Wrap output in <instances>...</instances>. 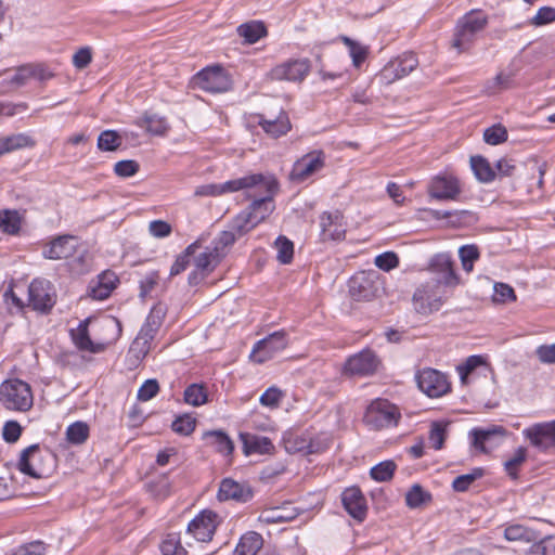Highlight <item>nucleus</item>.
<instances>
[{
    "label": "nucleus",
    "mask_w": 555,
    "mask_h": 555,
    "mask_svg": "<svg viewBox=\"0 0 555 555\" xmlns=\"http://www.w3.org/2000/svg\"><path fill=\"white\" fill-rule=\"evenodd\" d=\"M207 443L216 448L219 453L223 455H231L234 450L233 441L230 437L221 430L208 431L205 434Z\"/></svg>",
    "instance_id": "36"
},
{
    "label": "nucleus",
    "mask_w": 555,
    "mask_h": 555,
    "mask_svg": "<svg viewBox=\"0 0 555 555\" xmlns=\"http://www.w3.org/2000/svg\"><path fill=\"white\" fill-rule=\"evenodd\" d=\"M378 291V273L373 270H361L349 278V297L357 301H369Z\"/></svg>",
    "instance_id": "8"
},
{
    "label": "nucleus",
    "mask_w": 555,
    "mask_h": 555,
    "mask_svg": "<svg viewBox=\"0 0 555 555\" xmlns=\"http://www.w3.org/2000/svg\"><path fill=\"white\" fill-rule=\"evenodd\" d=\"M367 501L358 487H349V516L362 522L367 516Z\"/></svg>",
    "instance_id": "31"
},
{
    "label": "nucleus",
    "mask_w": 555,
    "mask_h": 555,
    "mask_svg": "<svg viewBox=\"0 0 555 555\" xmlns=\"http://www.w3.org/2000/svg\"><path fill=\"white\" fill-rule=\"evenodd\" d=\"M427 193L437 201H456L462 193V183L453 173L441 172L430 179Z\"/></svg>",
    "instance_id": "10"
},
{
    "label": "nucleus",
    "mask_w": 555,
    "mask_h": 555,
    "mask_svg": "<svg viewBox=\"0 0 555 555\" xmlns=\"http://www.w3.org/2000/svg\"><path fill=\"white\" fill-rule=\"evenodd\" d=\"M310 69L307 60H288L274 66L268 74L271 80L301 81Z\"/></svg>",
    "instance_id": "18"
},
{
    "label": "nucleus",
    "mask_w": 555,
    "mask_h": 555,
    "mask_svg": "<svg viewBox=\"0 0 555 555\" xmlns=\"http://www.w3.org/2000/svg\"><path fill=\"white\" fill-rule=\"evenodd\" d=\"M193 83L197 88L210 92L221 93L231 88V79L227 72L220 66L202 69L193 77Z\"/></svg>",
    "instance_id": "12"
},
{
    "label": "nucleus",
    "mask_w": 555,
    "mask_h": 555,
    "mask_svg": "<svg viewBox=\"0 0 555 555\" xmlns=\"http://www.w3.org/2000/svg\"><path fill=\"white\" fill-rule=\"evenodd\" d=\"M89 320L81 321L77 328L70 330V336L75 346L81 351L99 353L105 349V344H95L91 340L88 331Z\"/></svg>",
    "instance_id": "27"
},
{
    "label": "nucleus",
    "mask_w": 555,
    "mask_h": 555,
    "mask_svg": "<svg viewBox=\"0 0 555 555\" xmlns=\"http://www.w3.org/2000/svg\"><path fill=\"white\" fill-rule=\"evenodd\" d=\"M450 286L431 280L422 284L413 295L415 310L422 314L438 311L450 297Z\"/></svg>",
    "instance_id": "3"
},
{
    "label": "nucleus",
    "mask_w": 555,
    "mask_h": 555,
    "mask_svg": "<svg viewBox=\"0 0 555 555\" xmlns=\"http://www.w3.org/2000/svg\"><path fill=\"white\" fill-rule=\"evenodd\" d=\"M194 267L204 273L210 274L221 260V254L218 253V247L207 246L205 250L192 256Z\"/></svg>",
    "instance_id": "30"
},
{
    "label": "nucleus",
    "mask_w": 555,
    "mask_h": 555,
    "mask_svg": "<svg viewBox=\"0 0 555 555\" xmlns=\"http://www.w3.org/2000/svg\"><path fill=\"white\" fill-rule=\"evenodd\" d=\"M309 431H286L283 435V443L287 453H301L306 455Z\"/></svg>",
    "instance_id": "33"
},
{
    "label": "nucleus",
    "mask_w": 555,
    "mask_h": 555,
    "mask_svg": "<svg viewBox=\"0 0 555 555\" xmlns=\"http://www.w3.org/2000/svg\"><path fill=\"white\" fill-rule=\"evenodd\" d=\"M0 228L8 234H16L21 228V218L16 210H2L0 212Z\"/></svg>",
    "instance_id": "48"
},
{
    "label": "nucleus",
    "mask_w": 555,
    "mask_h": 555,
    "mask_svg": "<svg viewBox=\"0 0 555 555\" xmlns=\"http://www.w3.org/2000/svg\"><path fill=\"white\" fill-rule=\"evenodd\" d=\"M196 426V420L188 414L178 416L171 424L175 433L183 436L191 435Z\"/></svg>",
    "instance_id": "58"
},
{
    "label": "nucleus",
    "mask_w": 555,
    "mask_h": 555,
    "mask_svg": "<svg viewBox=\"0 0 555 555\" xmlns=\"http://www.w3.org/2000/svg\"><path fill=\"white\" fill-rule=\"evenodd\" d=\"M237 34L244 38L246 43L253 44L267 36V28L262 22L253 21L240 25L237 27Z\"/></svg>",
    "instance_id": "35"
},
{
    "label": "nucleus",
    "mask_w": 555,
    "mask_h": 555,
    "mask_svg": "<svg viewBox=\"0 0 555 555\" xmlns=\"http://www.w3.org/2000/svg\"><path fill=\"white\" fill-rule=\"evenodd\" d=\"M401 418L399 408L387 399L377 398L366 408L363 422L373 429L396 427Z\"/></svg>",
    "instance_id": "5"
},
{
    "label": "nucleus",
    "mask_w": 555,
    "mask_h": 555,
    "mask_svg": "<svg viewBox=\"0 0 555 555\" xmlns=\"http://www.w3.org/2000/svg\"><path fill=\"white\" fill-rule=\"evenodd\" d=\"M276 248V259L280 263L288 264L292 262L294 257V244L284 235L278 236L274 242Z\"/></svg>",
    "instance_id": "45"
},
{
    "label": "nucleus",
    "mask_w": 555,
    "mask_h": 555,
    "mask_svg": "<svg viewBox=\"0 0 555 555\" xmlns=\"http://www.w3.org/2000/svg\"><path fill=\"white\" fill-rule=\"evenodd\" d=\"M380 364L379 359L370 349H364L361 352L349 357V373L357 375H371L374 374Z\"/></svg>",
    "instance_id": "23"
},
{
    "label": "nucleus",
    "mask_w": 555,
    "mask_h": 555,
    "mask_svg": "<svg viewBox=\"0 0 555 555\" xmlns=\"http://www.w3.org/2000/svg\"><path fill=\"white\" fill-rule=\"evenodd\" d=\"M258 124L266 133L273 138L284 135L291 130L289 118L285 112H281L275 118H267L264 115H259Z\"/></svg>",
    "instance_id": "28"
},
{
    "label": "nucleus",
    "mask_w": 555,
    "mask_h": 555,
    "mask_svg": "<svg viewBox=\"0 0 555 555\" xmlns=\"http://www.w3.org/2000/svg\"><path fill=\"white\" fill-rule=\"evenodd\" d=\"M374 263L378 269L389 272L399 266V257L393 251H385L375 257Z\"/></svg>",
    "instance_id": "62"
},
{
    "label": "nucleus",
    "mask_w": 555,
    "mask_h": 555,
    "mask_svg": "<svg viewBox=\"0 0 555 555\" xmlns=\"http://www.w3.org/2000/svg\"><path fill=\"white\" fill-rule=\"evenodd\" d=\"M75 253L73 236L63 235L53 240L43 250V256L48 259H65Z\"/></svg>",
    "instance_id": "29"
},
{
    "label": "nucleus",
    "mask_w": 555,
    "mask_h": 555,
    "mask_svg": "<svg viewBox=\"0 0 555 555\" xmlns=\"http://www.w3.org/2000/svg\"><path fill=\"white\" fill-rule=\"evenodd\" d=\"M66 438L72 444H82L89 438V426L85 422H75L66 429Z\"/></svg>",
    "instance_id": "44"
},
{
    "label": "nucleus",
    "mask_w": 555,
    "mask_h": 555,
    "mask_svg": "<svg viewBox=\"0 0 555 555\" xmlns=\"http://www.w3.org/2000/svg\"><path fill=\"white\" fill-rule=\"evenodd\" d=\"M429 270L435 274L431 279L444 286L455 287L460 284V278L453 268V261L449 254H437L429 262Z\"/></svg>",
    "instance_id": "17"
},
{
    "label": "nucleus",
    "mask_w": 555,
    "mask_h": 555,
    "mask_svg": "<svg viewBox=\"0 0 555 555\" xmlns=\"http://www.w3.org/2000/svg\"><path fill=\"white\" fill-rule=\"evenodd\" d=\"M267 182L260 175H248L237 179L229 180L223 183H208L199 185L195 189L194 195L204 196H220L225 193H233L250 186H262L266 188Z\"/></svg>",
    "instance_id": "7"
},
{
    "label": "nucleus",
    "mask_w": 555,
    "mask_h": 555,
    "mask_svg": "<svg viewBox=\"0 0 555 555\" xmlns=\"http://www.w3.org/2000/svg\"><path fill=\"white\" fill-rule=\"evenodd\" d=\"M508 138L507 130L501 124L489 127L483 132V140L491 145H498L505 142Z\"/></svg>",
    "instance_id": "57"
},
{
    "label": "nucleus",
    "mask_w": 555,
    "mask_h": 555,
    "mask_svg": "<svg viewBox=\"0 0 555 555\" xmlns=\"http://www.w3.org/2000/svg\"><path fill=\"white\" fill-rule=\"evenodd\" d=\"M118 283V278L113 271H104L98 275L95 282H91L88 287V295L92 299L104 300L106 299Z\"/></svg>",
    "instance_id": "25"
},
{
    "label": "nucleus",
    "mask_w": 555,
    "mask_h": 555,
    "mask_svg": "<svg viewBox=\"0 0 555 555\" xmlns=\"http://www.w3.org/2000/svg\"><path fill=\"white\" fill-rule=\"evenodd\" d=\"M160 324V320L157 317L150 314L133 340L131 351H137L143 357L146 356L151 348V341L157 334Z\"/></svg>",
    "instance_id": "21"
},
{
    "label": "nucleus",
    "mask_w": 555,
    "mask_h": 555,
    "mask_svg": "<svg viewBox=\"0 0 555 555\" xmlns=\"http://www.w3.org/2000/svg\"><path fill=\"white\" fill-rule=\"evenodd\" d=\"M122 139L115 130H104L98 138V149L104 152L116 151Z\"/></svg>",
    "instance_id": "50"
},
{
    "label": "nucleus",
    "mask_w": 555,
    "mask_h": 555,
    "mask_svg": "<svg viewBox=\"0 0 555 555\" xmlns=\"http://www.w3.org/2000/svg\"><path fill=\"white\" fill-rule=\"evenodd\" d=\"M397 464L392 460L383 461L370 469V476L377 482H387L392 479Z\"/></svg>",
    "instance_id": "43"
},
{
    "label": "nucleus",
    "mask_w": 555,
    "mask_h": 555,
    "mask_svg": "<svg viewBox=\"0 0 555 555\" xmlns=\"http://www.w3.org/2000/svg\"><path fill=\"white\" fill-rule=\"evenodd\" d=\"M417 386L429 398H440L451 390L448 376L435 369L425 367L415 375Z\"/></svg>",
    "instance_id": "9"
},
{
    "label": "nucleus",
    "mask_w": 555,
    "mask_h": 555,
    "mask_svg": "<svg viewBox=\"0 0 555 555\" xmlns=\"http://www.w3.org/2000/svg\"><path fill=\"white\" fill-rule=\"evenodd\" d=\"M263 545L262 535L256 531L243 534L235 547L234 555H256Z\"/></svg>",
    "instance_id": "32"
},
{
    "label": "nucleus",
    "mask_w": 555,
    "mask_h": 555,
    "mask_svg": "<svg viewBox=\"0 0 555 555\" xmlns=\"http://www.w3.org/2000/svg\"><path fill=\"white\" fill-rule=\"evenodd\" d=\"M482 364H485V360L481 356H469L464 363L457 365L462 384H466L469 375Z\"/></svg>",
    "instance_id": "55"
},
{
    "label": "nucleus",
    "mask_w": 555,
    "mask_h": 555,
    "mask_svg": "<svg viewBox=\"0 0 555 555\" xmlns=\"http://www.w3.org/2000/svg\"><path fill=\"white\" fill-rule=\"evenodd\" d=\"M159 548L163 555H186V550L182 546L179 537L173 533L166 535Z\"/></svg>",
    "instance_id": "52"
},
{
    "label": "nucleus",
    "mask_w": 555,
    "mask_h": 555,
    "mask_svg": "<svg viewBox=\"0 0 555 555\" xmlns=\"http://www.w3.org/2000/svg\"><path fill=\"white\" fill-rule=\"evenodd\" d=\"M483 468L476 467L469 474L460 475L454 478L452 488L456 492H465L479 478L483 476Z\"/></svg>",
    "instance_id": "49"
},
{
    "label": "nucleus",
    "mask_w": 555,
    "mask_h": 555,
    "mask_svg": "<svg viewBox=\"0 0 555 555\" xmlns=\"http://www.w3.org/2000/svg\"><path fill=\"white\" fill-rule=\"evenodd\" d=\"M54 464V456L48 449L31 444L21 453L17 467L21 473L36 479L49 476Z\"/></svg>",
    "instance_id": "1"
},
{
    "label": "nucleus",
    "mask_w": 555,
    "mask_h": 555,
    "mask_svg": "<svg viewBox=\"0 0 555 555\" xmlns=\"http://www.w3.org/2000/svg\"><path fill=\"white\" fill-rule=\"evenodd\" d=\"M524 436L535 448L546 451L555 448V421L538 423L522 430Z\"/></svg>",
    "instance_id": "20"
},
{
    "label": "nucleus",
    "mask_w": 555,
    "mask_h": 555,
    "mask_svg": "<svg viewBox=\"0 0 555 555\" xmlns=\"http://www.w3.org/2000/svg\"><path fill=\"white\" fill-rule=\"evenodd\" d=\"M198 248H199L198 241L189 245L184 249V251L177 257L176 261L171 266L170 275H178L181 272H183L188 268L191 257L193 255H195V253Z\"/></svg>",
    "instance_id": "46"
},
{
    "label": "nucleus",
    "mask_w": 555,
    "mask_h": 555,
    "mask_svg": "<svg viewBox=\"0 0 555 555\" xmlns=\"http://www.w3.org/2000/svg\"><path fill=\"white\" fill-rule=\"evenodd\" d=\"M506 436V429L500 425H490L488 427H476L469 431L473 447L482 453L500 446Z\"/></svg>",
    "instance_id": "15"
},
{
    "label": "nucleus",
    "mask_w": 555,
    "mask_h": 555,
    "mask_svg": "<svg viewBox=\"0 0 555 555\" xmlns=\"http://www.w3.org/2000/svg\"><path fill=\"white\" fill-rule=\"evenodd\" d=\"M259 223H261L260 218H253L248 208L241 211L231 222V228L240 235L243 236L255 229Z\"/></svg>",
    "instance_id": "37"
},
{
    "label": "nucleus",
    "mask_w": 555,
    "mask_h": 555,
    "mask_svg": "<svg viewBox=\"0 0 555 555\" xmlns=\"http://www.w3.org/2000/svg\"><path fill=\"white\" fill-rule=\"evenodd\" d=\"M487 23V15L481 11L473 10L465 14L456 24L452 47L459 53L468 51L477 35L485 29Z\"/></svg>",
    "instance_id": "2"
},
{
    "label": "nucleus",
    "mask_w": 555,
    "mask_h": 555,
    "mask_svg": "<svg viewBox=\"0 0 555 555\" xmlns=\"http://www.w3.org/2000/svg\"><path fill=\"white\" fill-rule=\"evenodd\" d=\"M46 551V543L40 540H36L11 550L7 555H44Z\"/></svg>",
    "instance_id": "54"
},
{
    "label": "nucleus",
    "mask_w": 555,
    "mask_h": 555,
    "mask_svg": "<svg viewBox=\"0 0 555 555\" xmlns=\"http://www.w3.org/2000/svg\"><path fill=\"white\" fill-rule=\"evenodd\" d=\"M183 396L185 403L193 406L203 405L208 401L207 388L203 384H191L185 388Z\"/></svg>",
    "instance_id": "42"
},
{
    "label": "nucleus",
    "mask_w": 555,
    "mask_h": 555,
    "mask_svg": "<svg viewBox=\"0 0 555 555\" xmlns=\"http://www.w3.org/2000/svg\"><path fill=\"white\" fill-rule=\"evenodd\" d=\"M527 459V450L519 447L515 453L504 462L505 472L509 477L516 479L518 477V470Z\"/></svg>",
    "instance_id": "51"
},
{
    "label": "nucleus",
    "mask_w": 555,
    "mask_h": 555,
    "mask_svg": "<svg viewBox=\"0 0 555 555\" xmlns=\"http://www.w3.org/2000/svg\"><path fill=\"white\" fill-rule=\"evenodd\" d=\"M55 291L50 281L35 279L28 287V305L36 311L49 312L55 305Z\"/></svg>",
    "instance_id": "13"
},
{
    "label": "nucleus",
    "mask_w": 555,
    "mask_h": 555,
    "mask_svg": "<svg viewBox=\"0 0 555 555\" xmlns=\"http://www.w3.org/2000/svg\"><path fill=\"white\" fill-rule=\"evenodd\" d=\"M266 183V188L262 186H250L248 189H243L247 192H253L250 195L259 196V198L254 199L251 204L247 207L253 218H260L261 222L269 217V215L273 211L274 205L272 201V196L278 190V182L275 178L271 175L259 173Z\"/></svg>",
    "instance_id": "6"
},
{
    "label": "nucleus",
    "mask_w": 555,
    "mask_h": 555,
    "mask_svg": "<svg viewBox=\"0 0 555 555\" xmlns=\"http://www.w3.org/2000/svg\"><path fill=\"white\" fill-rule=\"evenodd\" d=\"M459 256L463 270L469 273L473 271L474 262L479 258V251L475 245H464L459 249Z\"/></svg>",
    "instance_id": "56"
},
{
    "label": "nucleus",
    "mask_w": 555,
    "mask_h": 555,
    "mask_svg": "<svg viewBox=\"0 0 555 555\" xmlns=\"http://www.w3.org/2000/svg\"><path fill=\"white\" fill-rule=\"evenodd\" d=\"M0 402L11 411H28L34 402L31 388L18 378L7 379L0 385Z\"/></svg>",
    "instance_id": "4"
},
{
    "label": "nucleus",
    "mask_w": 555,
    "mask_h": 555,
    "mask_svg": "<svg viewBox=\"0 0 555 555\" xmlns=\"http://www.w3.org/2000/svg\"><path fill=\"white\" fill-rule=\"evenodd\" d=\"M527 555H555V538L547 537L533 543Z\"/></svg>",
    "instance_id": "61"
},
{
    "label": "nucleus",
    "mask_w": 555,
    "mask_h": 555,
    "mask_svg": "<svg viewBox=\"0 0 555 555\" xmlns=\"http://www.w3.org/2000/svg\"><path fill=\"white\" fill-rule=\"evenodd\" d=\"M34 141L30 137L24 133L12 134L0 139V156L11 153L13 151L33 146Z\"/></svg>",
    "instance_id": "39"
},
{
    "label": "nucleus",
    "mask_w": 555,
    "mask_h": 555,
    "mask_svg": "<svg viewBox=\"0 0 555 555\" xmlns=\"http://www.w3.org/2000/svg\"><path fill=\"white\" fill-rule=\"evenodd\" d=\"M330 439L326 435H314L309 431L306 455L323 452L328 448Z\"/></svg>",
    "instance_id": "60"
},
{
    "label": "nucleus",
    "mask_w": 555,
    "mask_h": 555,
    "mask_svg": "<svg viewBox=\"0 0 555 555\" xmlns=\"http://www.w3.org/2000/svg\"><path fill=\"white\" fill-rule=\"evenodd\" d=\"M253 498V490L246 483L237 482L231 478H224L218 490L219 501L234 500L245 503Z\"/></svg>",
    "instance_id": "22"
},
{
    "label": "nucleus",
    "mask_w": 555,
    "mask_h": 555,
    "mask_svg": "<svg viewBox=\"0 0 555 555\" xmlns=\"http://www.w3.org/2000/svg\"><path fill=\"white\" fill-rule=\"evenodd\" d=\"M240 438L243 443V452L245 455L271 454L274 451V446L268 437L250 433H242L240 434Z\"/></svg>",
    "instance_id": "26"
},
{
    "label": "nucleus",
    "mask_w": 555,
    "mask_h": 555,
    "mask_svg": "<svg viewBox=\"0 0 555 555\" xmlns=\"http://www.w3.org/2000/svg\"><path fill=\"white\" fill-rule=\"evenodd\" d=\"M447 435V425L441 422H434L429 431V442L435 450L443 447Z\"/></svg>",
    "instance_id": "59"
},
{
    "label": "nucleus",
    "mask_w": 555,
    "mask_h": 555,
    "mask_svg": "<svg viewBox=\"0 0 555 555\" xmlns=\"http://www.w3.org/2000/svg\"><path fill=\"white\" fill-rule=\"evenodd\" d=\"M418 66V60L413 52H404L390 60L379 72L380 82L390 85L413 72Z\"/></svg>",
    "instance_id": "11"
},
{
    "label": "nucleus",
    "mask_w": 555,
    "mask_h": 555,
    "mask_svg": "<svg viewBox=\"0 0 555 555\" xmlns=\"http://www.w3.org/2000/svg\"><path fill=\"white\" fill-rule=\"evenodd\" d=\"M139 164L132 159L117 162L114 166V172L121 178H129L139 171Z\"/></svg>",
    "instance_id": "64"
},
{
    "label": "nucleus",
    "mask_w": 555,
    "mask_h": 555,
    "mask_svg": "<svg viewBox=\"0 0 555 555\" xmlns=\"http://www.w3.org/2000/svg\"><path fill=\"white\" fill-rule=\"evenodd\" d=\"M504 538L509 542H534L537 533L534 530L519 524L507 525L503 530Z\"/></svg>",
    "instance_id": "34"
},
{
    "label": "nucleus",
    "mask_w": 555,
    "mask_h": 555,
    "mask_svg": "<svg viewBox=\"0 0 555 555\" xmlns=\"http://www.w3.org/2000/svg\"><path fill=\"white\" fill-rule=\"evenodd\" d=\"M324 165L325 155L322 151L307 153L294 163L289 172V180L292 182L302 183L323 169Z\"/></svg>",
    "instance_id": "14"
},
{
    "label": "nucleus",
    "mask_w": 555,
    "mask_h": 555,
    "mask_svg": "<svg viewBox=\"0 0 555 555\" xmlns=\"http://www.w3.org/2000/svg\"><path fill=\"white\" fill-rule=\"evenodd\" d=\"M241 237L231 227L229 230L222 231L218 237L212 242L211 247H218V253L223 256L224 248L233 245L235 241Z\"/></svg>",
    "instance_id": "63"
},
{
    "label": "nucleus",
    "mask_w": 555,
    "mask_h": 555,
    "mask_svg": "<svg viewBox=\"0 0 555 555\" xmlns=\"http://www.w3.org/2000/svg\"><path fill=\"white\" fill-rule=\"evenodd\" d=\"M430 500V493L425 491L418 483L413 485L405 494V504L410 508H417Z\"/></svg>",
    "instance_id": "47"
},
{
    "label": "nucleus",
    "mask_w": 555,
    "mask_h": 555,
    "mask_svg": "<svg viewBox=\"0 0 555 555\" xmlns=\"http://www.w3.org/2000/svg\"><path fill=\"white\" fill-rule=\"evenodd\" d=\"M218 525V515L205 509L201 512L188 526V532L199 542H209Z\"/></svg>",
    "instance_id": "19"
},
{
    "label": "nucleus",
    "mask_w": 555,
    "mask_h": 555,
    "mask_svg": "<svg viewBox=\"0 0 555 555\" xmlns=\"http://www.w3.org/2000/svg\"><path fill=\"white\" fill-rule=\"evenodd\" d=\"M324 240L343 241L346 234L344 214L341 211L324 212L321 217Z\"/></svg>",
    "instance_id": "24"
},
{
    "label": "nucleus",
    "mask_w": 555,
    "mask_h": 555,
    "mask_svg": "<svg viewBox=\"0 0 555 555\" xmlns=\"http://www.w3.org/2000/svg\"><path fill=\"white\" fill-rule=\"evenodd\" d=\"M286 346L285 332H274L255 344L250 357L255 362L263 363L284 350Z\"/></svg>",
    "instance_id": "16"
},
{
    "label": "nucleus",
    "mask_w": 555,
    "mask_h": 555,
    "mask_svg": "<svg viewBox=\"0 0 555 555\" xmlns=\"http://www.w3.org/2000/svg\"><path fill=\"white\" fill-rule=\"evenodd\" d=\"M370 55V47L349 38V56L352 66L361 72L366 67L367 57Z\"/></svg>",
    "instance_id": "38"
},
{
    "label": "nucleus",
    "mask_w": 555,
    "mask_h": 555,
    "mask_svg": "<svg viewBox=\"0 0 555 555\" xmlns=\"http://www.w3.org/2000/svg\"><path fill=\"white\" fill-rule=\"evenodd\" d=\"M470 166L476 178L485 183L491 182L495 178V172L489 162L482 156H472Z\"/></svg>",
    "instance_id": "41"
},
{
    "label": "nucleus",
    "mask_w": 555,
    "mask_h": 555,
    "mask_svg": "<svg viewBox=\"0 0 555 555\" xmlns=\"http://www.w3.org/2000/svg\"><path fill=\"white\" fill-rule=\"evenodd\" d=\"M492 300L496 304H507L516 300V294L514 288L502 282H496L493 285Z\"/></svg>",
    "instance_id": "53"
},
{
    "label": "nucleus",
    "mask_w": 555,
    "mask_h": 555,
    "mask_svg": "<svg viewBox=\"0 0 555 555\" xmlns=\"http://www.w3.org/2000/svg\"><path fill=\"white\" fill-rule=\"evenodd\" d=\"M137 125L141 128H145L147 132L155 135H163L168 130V124L166 119L156 114H145Z\"/></svg>",
    "instance_id": "40"
}]
</instances>
